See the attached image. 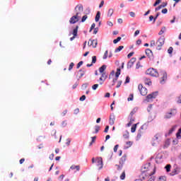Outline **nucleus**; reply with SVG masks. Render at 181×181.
Instances as JSON below:
<instances>
[{
    "label": "nucleus",
    "instance_id": "f257e3e1",
    "mask_svg": "<svg viewBox=\"0 0 181 181\" xmlns=\"http://www.w3.org/2000/svg\"><path fill=\"white\" fill-rule=\"evenodd\" d=\"M146 74H148V76H151L152 77H159V73L156 69L153 68H149L146 70Z\"/></svg>",
    "mask_w": 181,
    "mask_h": 181
},
{
    "label": "nucleus",
    "instance_id": "f03ea898",
    "mask_svg": "<svg viewBox=\"0 0 181 181\" xmlns=\"http://www.w3.org/2000/svg\"><path fill=\"white\" fill-rule=\"evenodd\" d=\"M177 111L176 109H171L170 112H168L164 115L165 119H170V118H172V117H175L176 115Z\"/></svg>",
    "mask_w": 181,
    "mask_h": 181
},
{
    "label": "nucleus",
    "instance_id": "7ed1b4c3",
    "mask_svg": "<svg viewBox=\"0 0 181 181\" xmlns=\"http://www.w3.org/2000/svg\"><path fill=\"white\" fill-rule=\"evenodd\" d=\"M79 13H76L75 16H72L69 20V23L71 25H74V23H77L78 21H80V18H81V16H78Z\"/></svg>",
    "mask_w": 181,
    "mask_h": 181
},
{
    "label": "nucleus",
    "instance_id": "20e7f679",
    "mask_svg": "<svg viewBox=\"0 0 181 181\" xmlns=\"http://www.w3.org/2000/svg\"><path fill=\"white\" fill-rule=\"evenodd\" d=\"M157 50H161L162 46L165 45V37H160L156 42Z\"/></svg>",
    "mask_w": 181,
    "mask_h": 181
},
{
    "label": "nucleus",
    "instance_id": "39448f33",
    "mask_svg": "<svg viewBox=\"0 0 181 181\" xmlns=\"http://www.w3.org/2000/svg\"><path fill=\"white\" fill-rule=\"evenodd\" d=\"M125 160H127V156H123L119 161V165H115V166L117 167V170H121L122 169L124 163H125Z\"/></svg>",
    "mask_w": 181,
    "mask_h": 181
},
{
    "label": "nucleus",
    "instance_id": "423d86ee",
    "mask_svg": "<svg viewBox=\"0 0 181 181\" xmlns=\"http://www.w3.org/2000/svg\"><path fill=\"white\" fill-rule=\"evenodd\" d=\"M139 91H140V93L141 95H146L148 94V89L144 87L142 84H139L138 86Z\"/></svg>",
    "mask_w": 181,
    "mask_h": 181
},
{
    "label": "nucleus",
    "instance_id": "0eeeda50",
    "mask_svg": "<svg viewBox=\"0 0 181 181\" xmlns=\"http://www.w3.org/2000/svg\"><path fill=\"white\" fill-rule=\"evenodd\" d=\"M156 95H158V92H153L146 96V101L148 103H150V101H152V98H156Z\"/></svg>",
    "mask_w": 181,
    "mask_h": 181
},
{
    "label": "nucleus",
    "instance_id": "6e6552de",
    "mask_svg": "<svg viewBox=\"0 0 181 181\" xmlns=\"http://www.w3.org/2000/svg\"><path fill=\"white\" fill-rule=\"evenodd\" d=\"M83 5L78 4L75 7V11L76 13H79L78 16H81V13H83Z\"/></svg>",
    "mask_w": 181,
    "mask_h": 181
},
{
    "label": "nucleus",
    "instance_id": "1a4fd4ad",
    "mask_svg": "<svg viewBox=\"0 0 181 181\" xmlns=\"http://www.w3.org/2000/svg\"><path fill=\"white\" fill-rule=\"evenodd\" d=\"M96 163L99 170H101V169L104 166V164L103 163V158L101 157L97 158Z\"/></svg>",
    "mask_w": 181,
    "mask_h": 181
},
{
    "label": "nucleus",
    "instance_id": "9d476101",
    "mask_svg": "<svg viewBox=\"0 0 181 181\" xmlns=\"http://www.w3.org/2000/svg\"><path fill=\"white\" fill-rule=\"evenodd\" d=\"M162 80L160 81V84H165V81L168 80V74L165 71H161Z\"/></svg>",
    "mask_w": 181,
    "mask_h": 181
},
{
    "label": "nucleus",
    "instance_id": "9b49d317",
    "mask_svg": "<svg viewBox=\"0 0 181 181\" xmlns=\"http://www.w3.org/2000/svg\"><path fill=\"white\" fill-rule=\"evenodd\" d=\"M97 45H98V41L97 40H89L88 42V46H93V47H97Z\"/></svg>",
    "mask_w": 181,
    "mask_h": 181
},
{
    "label": "nucleus",
    "instance_id": "f8f14e48",
    "mask_svg": "<svg viewBox=\"0 0 181 181\" xmlns=\"http://www.w3.org/2000/svg\"><path fill=\"white\" fill-rule=\"evenodd\" d=\"M115 122V115H114V113H112L110 116L109 124L110 125H114Z\"/></svg>",
    "mask_w": 181,
    "mask_h": 181
},
{
    "label": "nucleus",
    "instance_id": "ddd939ff",
    "mask_svg": "<svg viewBox=\"0 0 181 181\" xmlns=\"http://www.w3.org/2000/svg\"><path fill=\"white\" fill-rule=\"evenodd\" d=\"M176 128H177V124H175L173 126V127L169 130L168 134H165V136H169L170 135H172L175 131H176Z\"/></svg>",
    "mask_w": 181,
    "mask_h": 181
},
{
    "label": "nucleus",
    "instance_id": "4468645a",
    "mask_svg": "<svg viewBox=\"0 0 181 181\" xmlns=\"http://www.w3.org/2000/svg\"><path fill=\"white\" fill-rule=\"evenodd\" d=\"M166 6H168V2H163L161 5L155 8V12H158V11H160L162 8H165Z\"/></svg>",
    "mask_w": 181,
    "mask_h": 181
},
{
    "label": "nucleus",
    "instance_id": "2eb2a0df",
    "mask_svg": "<svg viewBox=\"0 0 181 181\" xmlns=\"http://www.w3.org/2000/svg\"><path fill=\"white\" fill-rule=\"evenodd\" d=\"M78 74H79L78 80H80V78H81V77H83V76H84V74H86V69L83 68L82 69H80L78 71Z\"/></svg>",
    "mask_w": 181,
    "mask_h": 181
},
{
    "label": "nucleus",
    "instance_id": "dca6fc26",
    "mask_svg": "<svg viewBox=\"0 0 181 181\" xmlns=\"http://www.w3.org/2000/svg\"><path fill=\"white\" fill-rule=\"evenodd\" d=\"M144 127H145V125H142L140 127V129L139 130L138 133H137V139H140L141 136H142V132L141 131V129H144Z\"/></svg>",
    "mask_w": 181,
    "mask_h": 181
},
{
    "label": "nucleus",
    "instance_id": "f3484780",
    "mask_svg": "<svg viewBox=\"0 0 181 181\" xmlns=\"http://www.w3.org/2000/svg\"><path fill=\"white\" fill-rule=\"evenodd\" d=\"M159 138H162V133H157L153 138V141H158Z\"/></svg>",
    "mask_w": 181,
    "mask_h": 181
},
{
    "label": "nucleus",
    "instance_id": "a211bd4d",
    "mask_svg": "<svg viewBox=\"0 0 181 181\" xmlns=\"http://www.w3.org/2000/svg\"><path fill=\"white\" fill-rule=\"evenodd\" d=\"M146 54L148 57H151V56H152V54H153V53L152 52V50H151V49H146Z\"/></svg>",
    "mask_w": 181,
    "mask_h": 181
},
{
    "label": "nucleus",
    "instance_id": "6ab92c4d",
    "mask_svg": "<svg viewBox=\"0 0 181 181\" xmlns=\"http://www.w3.org/2000/svg\"><path fill=\"white\" fill-rule=\"evenodd\" d=\"M106 69H107V65H103L102 66H100L99 68L100 73H101V74L104 73V71H105Z\"/></svg>",
    "mask_w": 181,
    "mask_h": 181
},
{
    "label": "nucleus",
    "instance_id": "aec40b11",
    "mask_svg": "<svg viewBox=\"0 0 181 181\" xmlns=\"http://www.w3.org/2000/svg\"><path fill=\"white\" fill-rule=\"evenodd\" d=\"M78 32V25H76L72 32V35L75 37L77 36V33Z\"/></svg>",
    "mask_w": 181,
    "mask_h": 181
},
{
    "label": "nucleus",
    "instance_id": "412c9836",
    "mask_svg": "<svg viewBox=\"0 0 181 181\" xmlns=\"http://www.w3.org/2000/svg\"><path fill=\"white\" fill-rule=\"evenodd\" d=\"M70 169H71V170H74V169H76L77 172H78L80 170V165H72L70 167Z\"/></svg>",
    "mask_w": 181,
    "mask_h": 181
},
{
    "label": "nucleus",
    "instance_id": "4be33fe9",
    "mask_svg": "<svg viewBox=\"0 0 181 181\" xmlns=\"http://www.w3.org/2000/svg\"><path fill=\"white\" fill-rule=\"evenodd\" d=\"M100 16H101V12L98 11L95 18V22H98V21H100Z\"/></svg>",
    "mask_w": 181,
    "mask_h": 181
},
{
    "label": "nucleus",
    "instance_id": "5701e85b",
    "mask_svg": "<svg viewBox=\"0 0 181 181\" xmlns=\"http://www.w3.org/2000/svg\"><path fill=\"white\" fill-rule=\"evenodd\" d=\"M121 74V69H119V68H117V72H116V74H115V78H117L118 79V78L119 77V75Z\"/></svg>",
    "mask_w": 181,
    "mask_h": 181
},
{
    "label": "nucleus",
    "instance_id": "b1692460",
    "mask_svg": "<svg viewBox=\"0 0 181 181\" xmlns=\"http://www.w3.org/2000/svg\"><path fill=\"white\" fill-rule=\"evenodd\" d=\"M136 111H138V107H134L130 112V117H133L136 113Z\"/></svg>",
    "mask_w": 181,
    "mask_h": 181
},
{
    "label": "nucleus",
    "instance_id": "393cba45",
    "mask_svg": "<svg viewBox=\"0 0 181 181\" xmlns=\"http://www.w3.org/2000/svg\"><path fill=\"white\" fill-rule=\"evenodd\" d=\"M145 84L147 86H152V81H151V79L146 78L144 81Z\"/></svg>",
    "mask_w": 181,
    "mask_h": 181
},
{
    "label": "nucleus",
    "instance_id": "a878e982",
    "mask_svg": "<svg viewBox=\"0 0 181 181\" xmlns=\"http://www.w3.org/2000/svg\"><path fill=\"white\" fill-rule=\"evenodd\" d=\"M100 126L98 125H95V132H93V134H98L99 131H100Z\"/></svg>",
    "mask_w": 181,
    "mask_h": 181
},
{
    "label": "nucleus",
    "instance_id": "bb28decb",
    "mask_svg": "<svg viewBox=\"0 0 181 181\" xmlns=\"http://www.w3.org/2000/svg\"><path fill=\"white\" fill-rule=\"evenodd\" d=\"M114 14V9L110 8L107 12V16H112Z\"/></svg>",
    "mask_w": 181,
    "mask_h": 181
},
{
    "label": "nucleus",
    "instance_id": "cd10ccee",
    "mask_svg": "<svg viewBox=\"0 0 181 181\" xmlns=\"http://www.w3.org/2000/svg\"><path fill=\"white\" fill-rule=\"evenodd\" d=\"M124 49V46H119L117 48L115 49V53H118V52H121Z\"/></svg>",
    "mask_w": 181,
    "mask_h": 181
},
{
    "label": "nucleus",
    "instance_id": "c85d7f7f",
    "mask_svg": "<svg viewBox=\"0 0 181 181\" xmlns=\"http://www.w3.org/2000/svg\"><path fill=\"white\" fill-rule=\"evenodd\" d=\"M169 145H170V139H167L165 141L164 148H168V146H169Z\"/></svg>",
    "mask_w": 181,
    "mask_h": 181
},
{
    "label": "nucleus",
    "instance_id": "c756f323",
    "mask_svg": "<svg viewBox=\"0 0 181 181\" xmlns=\"http://www.w3.org/2000/svg\"><path fill=\"white\" fill-rule=\"evenodd\" d=\"M165 31H166V27H163L160 30V32L158 33V35H163V33H165Z\"/></svg>",
    "mask_w": 181,
    "mask_h": 181
},
{
    "label": "nucleus",
    "instance_id": "7c9ffc66",
    "mask_svg": "<svg viewBox=\"0 0 181 181\" xmlns=\"http://www.w3.org/2000/svg\"><path fill=\"white\" fill-rule=\"evenodd\" d=\"M91 142L89 144V146H91V145H93V144H94L95 142V139H97V136H92L91 137Z\"/></svg>",
    "mask_w": 181,
    "mask_h": 181
},
{
    "label": "nucleus",
    "instance_id": "2f4dec72",
    "mask_svg": "<svg viewBox=\"0 0 181 181\" xmlns=\"http://www.w3.org/2000/svg\"><path fill=\"white\" fill-rule=\"evenodd\" d=\"M180 134H181V128L178 129V132L176 134V137L177 138V139H180L181 138Z\"/></svg>",
    "mask_w": 181,
    "mask_h": 181
},
{
    "label": "nucleus",
    "instance_id": "473e14b6",
    "mask_svg": "<svg viewBox=\"0 0 181 181\" xmlns=\"http://www.w3.org/2000/svg\"><path fill=\"white\" fill-rule=\"evenodd\" d=\"M171 168H172V165H170V164H168V165H165V169L166 172L169 173V172H170Z\"/></svg>",
    "mask_w": 181,
    "mask_h": 181
},
{
    "label": "nucleus",
    "instance_id": "72a5a7b5",
    "mask_svg": "<svg viewBox=\"0 0 181 181\" xmlns=\"http://www.w3.org/2000/svg\"><path fill=\"white\" fill-rule=\"evenodd\" d=\"M97 63V57L93 56L92 57V64H95Z\"/></svg>",
    "mask_w": 181,
    "mask_h": 181
},
{
    "label": "nucleus",
    "instance_id": "f704fd0d",
    "mask_svg": "<svg viewBox=\"0 0 181 181\" xmlns=\"http://www.w3.org/2000/svg\"><path fill=\"white\" fill-rule=\"evenodd\" d=\"M159 15H160V13L158 12V13H156V16L153 18V23H155V22H156V20L159 17Z\"/></svg>",
    "mask_w": 181,
    "mask_h": 181
},
{
    "label": "nucleus",
    "instance_id": "c9c22d12",
    "mask_svg": "<svg viewBox=\"0 0 181 181\" xmlns=\"http://www.w3.org/2000/svg\"><path fill=\"white\" fill-rule=\"evenodd\" d=\"M135 131H136V124H134L132 127V129H131V132L132 133L135 132Z\"/></svg>",
    "mask_w": 181,
    "mask_h": 181
},
{
    "label": "nucleus",
    "instance_id": "e433bc0d",
    "mask_svg": "<svg viewBox=\"0 0 181 181\" xmlns=\"http://www.w3.org/2000/svg\"><path fill=\"white\" fill-rule=\"evenodd\" d=\"M84 62L83 61L79 62L76 65V69H80Z\"/></svg>",
    "mask_w": 181,
    "mask_h": 181
},
{
    "label": "nucleus",
    "instance_id": "4c0bfd02",
    "mask_svg": "<svg viewBox=\"0 0 181 181\" xmlns=\"http://www.w3.org/2000/svg\"><path fill=\"white\" fill-rule=\"evenodd\" d=\"M121 40V37H118L117 39L113 40V43L115 45H117V43H118V42H119Z\"/></svg>",
    "mask_w": 181,
    "mask_h": 181
},
{
    "label": "nucleus",
    "instance_id": "58836bf2",
    "mask_svg": "<svg viewBox=\"0 0 181 181\" xmlns=\"http://www.w3.org/2000/svg\"><path fill=\"white\" fill-rule=\"evenodd\" d=\"M101 77L104 79V80H107L108 76H107V74H105V72H103L101 74Z\"/></svg>",
    "mask_w": 181,
    "mask_h": 181
},
{
    "label": "nucleus",
    "instance_id": "ea45409f",
    "mask_svg": "<svg viewBox=\"0 0 181 181\" xmlns=\"http://www.w3.org/2000/svg\"><path fill=\"white\" fill-rule=\"evenodd\" d=\"M168 54H172V53H173V47H170L168 49Z\"/></svg>",
    "mask_w": 181,
    "mask_h": 181
},
{
    "label": "nucleus",
    "instance_id": "a19ab883",
    "mask_svg": "<svg viewBox=\"0 0 181 181\" xmlns=\"http://www.w3.org/2000/svg\"><path fill=\"white\" fill-rule=\"evenodd\" d=\"M123 136L125 139H128L129 138V133L128 132H126V133L123 134Z\"/></svg>",
    "mask_w": 181,
    "mask_h": 181
},
{
    "label": "nucleus",
    "instance_id": "79ce46f5",
    "mask_svg": "<svg viewBox=\"0 0 181 181\" xmlns=\"http://www.w3.org/2000/svg\"><path fill=\"white\" fill-rule=\"evenodd\" d=\"M99 81H100L99 84H100V86H103V84H104V81H105V80H104V79L103 78V77L101 76V77L99 78Z\"/></svg>",
    "mask_w": 181,
    "mask_h": 181
},
{
    "label": "nucleus",
    "instance_id": "37998d69",
    "mask_svg": "<svg viewBox=\"0 0 181 181\" xmlns=\"http://www.w3.org/2000/svg\"><path fill=\"white\" fill-rule=\"evenodd\" d=\"M162 2V0H156V2L153 4V6H156L157 5H159Z\"/></svg>",
    "mask_w": 181,
    "mask_h": 181
},
{
    "label": "nucleus",
    "instance_id": "c03bdc74",
    "mask_svg": "<svg viewBox=\"0 0 181 181\" xmlns=\"http://www.w3.org/2000/svg\"><path fill=\"white\" fill-rule=\"evenodd\" d=\"M120 179L121 180H125V171H124L122 175H120Z\"/></svg>",
    "mask_w": 181,
    "mask_h": 181
},
{
    "label": "nucleus",
    "instance_id": "a18cd8bd",
    "mask_svg": "<svg viewBox=\"0 0 181 181\" xmlns=\"http://www.w3.org/2000/svg\"><path fill=\"white\" fill-rule=\"evenodd\" d=\"M133 66H134V64L129 61L127 63V69H131V67H132Z\"/></svg>",
    "mask_w": 181,
    "mask_h": 181
},
{
    "label": "nucleus",
    "instance_id": "49530a36",
    "mask_svg": "<svg viewBox=\"0 0 181 181\" xmlns=\"http://www.w3.org/2000/svg\"><path fill=\"white\" fill-rule=\"evenodd\" d=\"M151 166V163H148L143 166L144 169H149V167Z\"/></svg>",
    "mask_w": 181,
    "mask_h": 181
},
{
    "label": "nucleus",
    "instance_id": "de8ad7c7",
    "mask_svg": "<svg viewBox=\"0 0 181 181\" xmlns=\"http://www.w3.org/2000/svg\"><path fill=\"white\" fill-rule=\"evenodd\" d=\"M126 144L128 146L127 147H126V148L128 149V148H130V146H132V141H127Z\"/></svg>",
    "mask_w": 181,
    "mask_h": 181
},
{
    "label": "nucleus",
    "instance_id": "09e8293b",
    "mask_svg": "<svg viewBox=\"0 0 181 181\" xmlns=\"http://www.w3.org/2000/svg\"><path fill=\"white\" fill-rule=\"evenodd\" d=\"M73 67H74V63L71 62L70 64H69V71H71L73 69Z\"/></svg>",
    "mask_w": 181,
    "mask_h": 181
},
{
    "label": "nucleus",
    "instance_id": "8fccbe9b",
    "mask_svg": "<svg viewBox=\"0 0 181 181\" xmlns=\"http://www.w3.org/2000/svg\"><path fill=\"white\" fill-rule=\"evenodd\" d=\"M71 142V139H66V145L67 146H70Z\"/></svg>",
    "mask_w": 181,
    "mask_h": 181
},
{
    "label": "nucleus",
    "instance_id": "3c124183",
    "mask_svg": "<svg viewBox=\"0 0 181 181\" xmlns=\"http://www.w3.org/2000/svg\"><path fill=\"white\" fill-rule=\"evenodd\" d=\"M98 88V84H94L93 86H92V90H97Z\"/></svg>",
    "mask_w": 181,
    "mask_h": 181
},
{
    "label": "nucleus",
    "instance_id": "603ef678",
    "mask_svg": "<svg viewBox=\"0 0 181 181\" xmlns=\"http://www.w3.org/2000/svg\"><path fill=\"white\" fill-rule=\"evenodd\" d=\"M130 80H131V78H129V76H127L124 84H128V83H129Z\"/></svg>",
    "mask_w": 181,
    "mask_h": 181
},
{
    "label": "nucleus",
    "instance_id": "864d4df0",
    "mask_svg": "<svg viewBox=\"0 0 181 181\" xmlns=\"http://www.w3.org/2000/svg\"><path fill=\"white\" fill-rule=\"evenodd\" d=\"M121 84H122V81H119L116 86V88H119L121 87Z\"/></svg>",
    "mask_w": 181,
    "mask_h": 181
},
{
    "label": "nucleus",
    "instance_id": "5fc2aeb1",
    "mask_svg": "<svg viewBox=\"0 0 181 181\" xmlns=\"http://www.w3.org/2000/svg\"><path fill=\"white\" fill-rule=\"evenodd\" d=\"M108 57V50L105 51L104 55H103V59H105Z\"/></svg>",
    "mask_w": 181,
    "mask_h": 181
},
{
    "label": "nucleus",
    "instance_id": "6e6d98bb",
    "mask_svg": "<svg viewBox=\"0 0 181 181\" xmlns=\"http://www.w3.org/2000/svg\"><path fill=\"white\" fill-rule=\"evenodd\" d=\"M87 15H85L82 17V19H81V22H86V21L87 20Z\"/></svg>",
    "mask_w": 181,
    "mask_h": 181
},
{
    "label": "nucleus",
    "instance_id": "4d7b16f0",
    "mask_svg": "<svg viewBox=\"0 0 181 181\" xmlns=\"http://www.w3.org/2000/svg\"><path fill=\"white\" fill-rule=\"evenodd\" d=\"M87 87H88V83H83L82 85L83 90H86V88H87Z\"/></svg>",
    "mask_w": 181,
    "mask_h": 181
},
{
    "label": "nucleus",
    "instance_id": "13d9d810",
    "mask_svg": "<svg viewBox=\"0 0 181 181\" xmlns=\"http://www.w3.org/2000/svg\"><path fill=\"white\" fill-rule=\"evenodd\" d=\"M80 112V109L76 108L74 110V114H75V115H77V114H78Z\"/></svg>",
    "mask_w": 181,
    "mask_h": 181
},
{
    "label": "nucleus",
    "instance_id": "bf43d9fd",
    "mask_svg": "<svg viewBox=\"0 0 181 181\" xmlns=\"http://www.w3.org/2000/svg\"><path fill=\"white\" fill-rule=\"evenodd\" d=\"M177 104H181V94H180V96L177 98Z\"/></svg>",
    "mask_w": 181,
    "mask_h": 181
},
{
    "label": "nucleus",
    "instance_id": "052dcab7",
    "mask_svg": "<svg viewBox=\"0 0 181 181\" xmlns=\"http://www.w3.org/2000/svg\"><path fill=\"white\" fill-rule=\"evenodd\" d=\"M129 62H130V63H133V64H134V63L135 62H136V58L133 57V58H132V59L129 60Z\"/></svg>",
    "mask_w": 181,
    "mask_h": 181
},
{
    "label": "nucleus",
    "instance_id": "680f3d73",
    "mask_svg": "<svg viewBox=\"0 0 181 181\" xmlns=\"http://www.w3.org/2000/svg\"><path fill=\"white\" fill-rule=\"evenodd\" d=\"M77 86H78V82H76L72 86L73 90H75V88H77Z\"/></svg>",
    "mask_w": 181,
    "mask_h": 181
},
{
    "label": "nucleus",
    "instance_id": "e2e57ef3",
    "mask_svg": "<svg viewBox=\"0 0 181 181\" xmlns=\"http://www.w3.org/2000/svg\"><path fill=\"white\" fill-rule=\"evenodd\" d=\"M93 29H95V23H94L91 25L89 32H91V30H93Z\"/></svg>",
    "mask_w": 181,
    "mask_h": 181
},
{
    "label": "nucleus",
    "instance_id": "0e129e2a",
    "mask_svg": "<svg viewBox=\"0 0 181 181\" xmlns=\"http://www.w3.org/2000/svg\"><path fill=\"white\" fill-rule=\"evenodd\" d=\"M66 126H67V123L66 122V121H63L62 123V127L64 128V127H66Z\"/></svg>",
    "mask_w": 181,
    "mask_h": 181
},
{
    "label": "nucleus",
    "instance_id": "69168bd1",
    "mask_svg": "<svg viewBox=\"0 0 181 181\" xmlns=\"http://www.w3.org/2000/svg\"><path fill=\"white\" fill-rule=\"evenodd\" d=\"M129 15L132 18H135V13L134 11L129 12Z\"/></svg>",
    "mask_w": 181,
    "mask_h": 181
},
{
    "label": "nucleus",
    "instance_id": "338daca9",
    "mask_svg": "<svg viewBox=\"0 0 181 181\" xmlns=\"http://www.w3.org/2000/svg\"><path fill=\"white\" fill-rule=\"evenodd\" d=\"M80 101H84L86 100V95H82L81 98H80Z\"/></svg>",
    "mask_w": 181,
    "mask_h": 181
},
{
    "label": "nucleus",
    "instance_id": "774afa93",
    "mask_svg": "<svg viewBox=\"0 0 181 181\" xmlns=\"http://www.w3.org/2000/svg\"><path fill=\"white\" fill-rule=\"evenodd\" d=\"M139 67H141V62H139L136 65V69H138Z\"/></svg>",
    "mask_w": 181,
    "mask_h": 181
}]
</instances>
